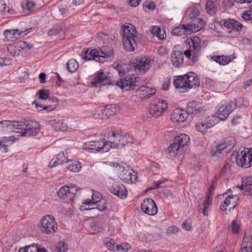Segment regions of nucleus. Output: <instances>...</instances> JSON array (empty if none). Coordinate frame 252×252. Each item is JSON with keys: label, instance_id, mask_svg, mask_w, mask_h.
I'll use <instances>...</instances> for the list:
<instances>
[{"label": "nucleus", "instance_id": "nucleus-1", "mask_svg": "<svg viewBox=\"0 0 252 252\" xmlns=\"http://www.w3.org/2000/svg\"><path fill=\"white\" fill-rule=\"evenodd\" d=\"M0 124L5 125L10 129H12L16 133H19L22 136L36 135L40 131V125L34 121H26L25 122H15L2 121Z\"/></svg>", "mask_w": 252, "mask_h": 252}, {"label": "nucleus", "instance_id": "nucleus-2", "mask_svg": "<svg viewBox=\"0 0 252 252\" xmlns=\"http://www.w3.org/2000/svg\"><path fill=\"white\" fill-rule=\"evenodd\" d=\"M173 83L175 88L182 93L196 88L200 85L198 77L193 72L175 77Z\"/></svg>", "mask_w": 252, "mask_h": 252}, {"label": "nucleus", "instance_id": "nucleus-3", "mask_svg": "<svg viewBox=\"0 0 252 252\" xmlns=\"http://www.w3.org/2000/svg\"><path fill=\"white\" fill-rule=\"evenodd\" d=\"M136 62H130L128 66L118 64L115 68L118 70L121 77L126 75V72L129 71L130 69H133L134 71H138L140 72L144 73L150 68V64L151 59L149 57H141L136 59Z\"/></svg>", "mask_w": 252, "mask_h": 252}, {"label": "nucleus", "instance_id": "nucleus-4", "mask_svg": "<svg viewBox=\"0 0 252 252\" xmlns=\"http://www.w3.org/2000/svg\"><path fill=\"white\" fill-rule=\"evenodd\" d=\"M104 135L112 145L111 148H120L127 143L133 142V138L130 135L121 131H115L111 128H107L104 131Z\"/></svg>", "mask_w": 252, "mask_h": 252}, {"label": "nucleus", "instance_id": "nucleus-5", "mask_svg": "<svg viewBox=\"0 0 252 252\" xmlns=\"http://www.w3.org/2000/svg\"><path fill=\"white\" fill-rule=\"evenodd\" d=\"M123 45L126 51L133 52L137 47L135 38L137 32L134 26L131 24L121 27Z\"/></svg>", "mask_w": 252, "mask_h": 252}, {"label": "nucleus", "instance_id": "nucleus-6", "mask_svg": "<svg viewBox=\"0 0 252 252\" xmlns=\"http://www.w3.org/2000/svg\"><path fill=\"white\" fill-rule=\"evenodd\" d=\"M112 146L110 141L101 140L86 142L83 146V149L90 153H104L109 151Z\"/></svg>", "mask_w": 252, "mask_h": 252}, {"label": "nucleus", "instance_id": "nucleus-7", "mask_svg": "<svg viewBox=\"0 0 252 252\" xmlns=\"http://www.w3.org/2000/svg\"><path fill=\"white\" fill-rule=\"evenodd\" d=\"M81 189L75 185L70 186H64L58 191V196L65 202H73L76 197L80 194Z\"/></svg>", "mask_w": 252, "mask_h": 252}, {"label": "nucleus", "instance_id": "nucleus-8", "mask_svg": "<svg viewBox=\"0 0 252 252\" xmlns=\"http://www.w3.org/2000/svg\"><path fill=\"white\" fill-rule=\"evenodd\" d=\"M235 143V140L233 137H227L225 139L223 143L218 144L214 149H212L211 154L212 156L220 158L221 155L229 153L234 147Z\"/></svg>", "mask_w": 252, "mask_h": 252}, {"label": "nucleus", "instance_id": "nucleus-9", "mask_svg": "<svg viewBox=\"0 0 252 252\" xmlns=\"http://www.w3.org/2000/svg\"><path fill=\"white\" fill-rule=\"evenodd\" d=\"M236 108V103L232 101H223L218 105L215 117L221 121L225 120L229 114Z\"/></svg>", "mask_w": 252, "mask_h": 252}, {"label": "nucleus", "instance_id": "nucleus-10", "mask_svg": "<svg viewBox=\"0 0 252 252\" xmlns=\"http://www.w3.org/2000/svg\"><path fill=\"white\" fill-rule=\"evenodd\" d=\"M111 165L114 167L115 171L118 172L119 178L124 182L133 183L136 180V173L132 169H126L118 163L112 162Z\"/></svg>", "mask_w": 252, "mask_h": 252}, {"label": "nucleus", "instance_id": "nucleus-11", "mask_svg": "<svg viewBox=\"0 0 252 252\" xmlns=\"http://www.w3.org/2000/svg\"><path fill=\"white\" fill-rule=\"evenodd\" d=\"M140 80L139 77L133 78L130 76H126L117 81L116 85L123 90H135L136 87L140 86Z\"/></svg>", "mask_w": 252, "mask_h": 252}, {"label": "nucleus", "instance_id": "nucleus-12", "mask_svg": "<svg viewBox=\"0 0 252 252\" xmlns=\"http://www.w3.org/2000/svg\"><path fill=\"white\" fill-rule=\"evenodd\" d=\"M41 230L47 234H53L58 229L57 223L52 215H46L41 220Z\"/></svg>", "mask_w": 252, "mask_h": 252}, {"label": "nucleus", "instance_id": "nucleus-13", "mask_svg": "<svg viewBox=\"0 0 252 252\" xmlns=\"http://www.w3.org/2000/svg\"><path fill=\"white\" fill-rule=\"evenodd\" d=\"M237 164L240 166L247 168L252 165V149L242 151L235 158Z\"/></svg>", "mask_w": 252, "mask_h": 252}, {"label": "nucleus", "instance_id": "nucleus-14", "mask_svg": "<svg viewBox=\"0 0 252 252\" xmlns=\"http://www.w3.org/2000/svg\"><path fill=\"white\" fill-rule=\"evenodd\" d=\"M98 50L100 63H104L105 61L111 60L114 58V51L113 48L111 46H103Z\"/></svg>", "mask_w": 252, "mask_h": 252}, {"label": "nucleus", "instance_id": "nucleus-15", "mask_svg": "<svg viewBox=\"0 0 252 252\" xmlns=\"http://www.w3.org/2000/svg\"><path fill=\"white\" fill-rule=\"evenodd\" d=\"M188 116L187 111L177 108L174 110L171 115V120L174 123H182L185 122Z\"/></svg>", "mask_w": 252, "mask_h": 252}, {"label": "nucleus", "instance_id": "nucleus-16", "mask_svg": "<svg viewBox=\"0 0 252 252\" xmlns=\"http://www.w3.org/2000/svg\"><path fill=\"white\" fill-rule=\"evenodd\" d=\"M223 25L228 30L229 33L232 32H239L242 30L243 24L234 19H228L223 20Z\"/></svg>", "mask_w": 252, "mask_h": 252}, {"label": "nucleus", "instance_id": "nucleus-17", "mask_svg": "<svg viewBox=\"0 0 252 252\" xmlns=\"http://www.w3.org/2000/svg\"><path fill=\"white\" fill-rule=\"evenodd\" d=\"M29 30L26 31H20L19 30H6L3 35L7 41L15 40L20 38L26 35L29 32Z\"/></svg>", "mask_w": 252, "mask_h": 252}, {"label": "nucleus", "instance_id": "nucleus-18", "mask_svg": "<svg viewBox=\"0 0 252 252\" xmlns=\"http://www.w3.org/2000/svg\"><path fill=\"white\" fill-rule=\"evenodd\" d=\"M214 117H209L208 119L204 120L198 122L195 125L196 129L200 132H205L208 128H210L214 126L216 123L214 121Z\"/></svg>", "mask_w": 252, "mask_h": 252}, {"label": "nucleus", "instance_id": "nucleus-19", "mask_svg": "<svg viewBox=\"0 0 252 252\" xmlns=\"http://www.w3.org/2000/svg\"><path fill=\"white\" fill-rule=\"evenodd\" d=\"M204 107L199 102L191 101L188 103L187 112L189 114H198L204 112Z\"/></svg>", "mask_w": 252, "mask_h": 252}, {"label": "nucleus", "instance_id": "nucleus-20", "mask_svg": "<svg viewBox=\"0 0 252 252\" xmlns=\"http://www.w3.org/2000/svg\"><path fill=\"white\" fill-rule=\"evenodd\" d=\"M110 191L121 199L125 198L127 194L126 190L123 184H116L109 187Z\"/></svg>", "mask_w": 252, "mask_h": 252}, {"label": "nucleus", "instance_id": "nucleus-21", "mask_svg": "<svg viewBox=\"0 0 252 252\" xmlns=\"http://www.w3.org/2000/svg\"><path fill=\"white\" fill-rule=\"evenodd\" d=\"M138 87V88L136 90L138 95L141 98H148L156 94V90L154 88L147 87L143 85L141 86V84H140V86Z\"/></svg>", "mask_w": 252, "mask_h": 252}, {"label": "nucleus", "instance_id": "nucleus-22", "mask_svg": "<svg viewBox=\"0 0 252 252\" xmlns=\"http://www.w3.org/2000/svg\"><path fill=\"white\" fill-rule=\"evenodd\" d=\"M82 58L86 61L94 60L99 62L98 50L88 49L82 54Z\"/></svg>", "mask_w": 252, "mask_h": 252}, {"label": "nucleus", "instance_id": "nucleus-23", "mask_svg": "<svg viewBox=\"0 0 252 252\" xmlns=\"http://www.w3.org/2000/svg\"><path fill=\"white\" fill-rule=\"evenodd\" d=\"M48 101L50 103H52L51 104L43 106L42 104L39 103L37 100L34 101V103L35 104L36 108L39 110H47L48 111H51L54 110L58 105V102L57 98H49Z\"/></svg>", "mask_w": 252, "mask_h": 252}, {"label": "nucleus", "instance_id": "nucleus-24", "mask_svg": "<svg viewBox=\"0 0 252 252\" xmlns=\"http://www.w3.org/2000/svg\"><path fill=\"white\" fill-rule=\"evenodd\" d=\"M190 30L188 27V24L180 25L178 27L175 28L172 31V35L181 36L183 35H189L191 34Z\"/></svg>", "mask_w": 252, "mask_h": 252}, {"label": "nucleus", "instance_id": "nucleus-25", "mask_svg": "<svg viewBox=\"0 0 252 252\" xmlns=\"http://www.w3.org/2000/svg\"><path fill=\"white\" fill-rule=\"evenodd\" d=\"M110 78L103 72H101L96 75L92 84L94 86H96L98 84H102V85L104 86L110 84Z\"/></svg>", "mask_w": 252, "mask_h": 252}, {"label": "nucleus", "instance_id": "nucleus-26", "mask_svg": "<svg viewBox=\"0 0 252 252\" xmlns=\"http://www.w3.org/2000/svg\"><path fill=\"white\" fill-rule=\"evenodd\" d=\"M184 54L180 51H174L171 55V62L175 67H180L183 63Z\"/></svg>", "mask_w": 252, "mask_h": 252}, {"label": "nucleus", "instance_id": "nucleus-27", "mask_svg": "<svg viewBox=\"0 0 252 252\" xmlns=\"http://www.w3.org/2000/svg\"><path fill=\"white\" fill-rule=\"evenodd\" d=\"M205 25V22L202 20V19L200 18H196L194 20H193L192 23L189 24H188V27L191 30L190 32H197L202 28H203Z\"/></svg>", "mask_w": 252, "mask_h": 252}, {"label": "nucleus", "instance_id": "nucleus-28", "mask_svg": "<svg viewBox=\"0 0 252 252\" xmlns=\"http://www.w3.org/2000/svg\"><path fill=\"white\" fill-rule=\"evenodd\" d=\"M67 152L64 153L62 152L57 155L56 160H51L50 162V166L51 167H55L58 165L62 164L68 162V159L67 158Z\"/></svg>", "mask_w": 252, "mask_h": 252}, {"label": "nucleus", "instance_id": "nucleus-29", "mask_svg": "<svg viewBox=\"0 0 252 252\" xmlns=\"http://www.w3.org/2000/svg\"><path fill=\"white\" fill-rule=\"evenodd\" d=\"M173 141L178 144L182 149L185 146L187 145L189 141V136L185 133H181L177 135L174 139Z\"/></svg>", "mask_w": 252, "mask_h": 252}, {"label": "nucleus", "instance_id": "nucleus-30", "mask_svg": "<svg viewBox=\"0 0 252 252\" xmlns=\"http://www.w3.org/2000/svg\"><path fill=\"white\" fill-rule=\"evenodd\" d=\"M183 150L184 149L174 141L168 149L169 154L172 157L180 155L183 152Z\"/></svg>", "mask_w": 252, "mask_h": 252}, {"label": "nucleus", "instance_id": "nucleus-31", "mask_svg": "<svg viewBox=\"0 0 252 252\" xmlns=\"http://www.w3.org/2000/svg\"><path fill=\"white\" fill-rule=\"evenodd\" d=\"M148 207L145 208V213L149 215H154L158 213V207L155 201L151 199L148 198Z\"/></svg>", "mask_w": 252, "mask_h": 252}, {"label": "nucleus", "instance_id": "nucleus-32", "mask_svg": "<svg viewBox=\"0 0 252 252\" xmlns=\"http://www.w3.org/2000/svg\"><path fill=\"white\" fill-rule=\"evenodd\" d=\"M94 205H96V207H93L90 209H88L87 210H93L96 212L97 211H99L100 212L105 211L108 208L107 201L104 199L96 200Z\"/></svg>", "mask_w": 252, "mask_h": 252}, {"label": "nucleus", "instance_id": "nucleus-33", "mask_svg": "<svg viewBox=\"0 0 252 252\" xmlns=\"http://www.w3.org/2000/svg\"><path fill=\"white\" fill-rule=\"evenodd\" d=\"M214 61L218 63L220 65H225L231 62V60L228 56H215L211 58Z\"/></svg>", "mask_w": 252, "mask_h": 252}, {"label": "nucleus", "instance_id": "nucleus-34", "mask_svg": "<svg viewBox=\"0 0 252 252\" xmlns=\"http://www.w3.org/2000/svg\"><path fill=\"white\" fill-rule=\"evenodd\" d=\"M212 204V198L208 195L204 202V208L202 209L200 206V204L199 205L198 211L199 213H203L204 215L206 216L208 215V210L210 206Z\"/></svg>", "mask_w": 252, "mask_h": 252}, {"label": "nucleus", "instance_id": "nucleus-35", "mask_svg": "<svg viewBox=\"0 0 252 252\" xmlns=\"http://www.w3.org/2000/svg\"><path fill=\"white\" fill-rule=\"evenodd\" d=\"M19 252H47L45 249L38 248L34 244L28 246L24 248H21Z\"/></svg>", "mask_w": 252, "mask_h": 252}, {"label": "nucleus", "instance_id": "nucleus-36", "mask_svg": "<svg viewBox=\"0 0 252 252\" xmlns=\"http://www.w3.org/2000/svg\"><path fill=\"white\" fill-rule=\"evenodd\" d=\"M189 49L192 51V53H200L201 46L198 38L191 39L189 42Z\"/></svg>", "mask_w": 252, "mask_h": 252}, {"label": "nucleus", "instance_id": "nucleus-37", "mask_svg": "<svg viewBox=\"0 0 252 252\" xmlns=\"http://www.w3.org/2000/svg\"><path fill=\"white\" fill-rule=\"evenodd\" d=\"M52 127L57 131L64 130L66 127V124L63 120H53L51 122Z\"/></svg>", "mask_w": 252, "mask_h": 252}, {"label": "nucleus", "instance_id": "nucleus-38", "mask_svg": "<svg viewBox=\"0 0 252 252\" xmlns=\"http://www.w3.org/2000/svg\"><path fill=\"white\" fill-rule=\"evenodd\" d=\"M104 111L107 114L108 117L110 116L115 115L120 110L119 107L118 105L113 104L110 105H107L105 106V109H104Z\"/></svg>", "mask_w": 252, "mask_h": 252}, {"label": "nucleus", "instance_id": "nucleus-39", "mask_svg": "<svg viewBox=\"0 0 252 252\" xmlns=\"http://www.w3.org/2000/svg\"><path fill=\"white\" fill-rule=\"evenodd\" d=\"M243 184L245 185L246 191L252 195V177H244L242 178Z\"/></svg>", "mask_w": 252, "mask_h": 252}, {"label": "nucleus", "instance_id": "nucleus-40", "mask_svg": "<svg viewBox=\"0 0 252 252\" xmlns=\"http://www.w3.org/2000/svg\"><path fill=\"white\" fill-rule=\"evenodd\" d=\"M199 14V10L196 7L189 8L186 12L185 15L189 16L190 19L194 20Z\"/></svg>", "mask_w": 252, "mask_h": 252}, {"label": "nucleus", "instance_id": "nucleus-41", "mask_svg": "<svg viewBox=\"0 0 252 252\" xmlns=\"http://www.w3.org/2000/svg\"><path fill=\"white\" fill-rule=\"evenodd\" d=\"M47 34L49 36H55L59 35L61 37L64 35V32L63 29L59 26L54 27L50 29Z\"/></svg>", "mask_w": 252, "mask_h": 252}, {"label": "nucleus", "instance_id": "nucleus-42", "mask_svg": "<svg viewBox=\"0 0 252 252\" xmlns=\"http://www.w3.org/2000/svg\"><path fill=\"white\" fill-rule=\"evenodd\" d=\"M78 62L74 59L69 60L66 64V69L70 72H74L78 68Z\"/></svg>", "mask_w": 252, "mask_h": 252}, {"label": "nucleus", "instance_id": "nucleus-43", "mask_svg": "<svg viewBox=\"0 0 252 252\" xmlns=\"http://www.w3.org/2000/svg\"><path fill=\"white\" fill-rule=\"evenodd\" d=\"M22 8L24 10L31 11L34 7V2L29 0H23L21 3Z\"/></svg>", "mask_w": 252, "mask_h": 252}, {"label": "nucleus", "instance_id": "nucleus-44", "mask_svg": "<svg viewBox=\"0 0 252 252\" xmlns=\"http://www.w3.org/2000/svg\"><path fill=\"white\" fill-rule=\"evenodd\" d=\"M149 112L150 114L155 117H157L158 114V100L155 99L153 100L149 108Z\"/></svg>", "mask_w": 252, "mask_h": 252}, {"label": "nucleus", "instance_id": "nucleus-45", "mask_svg": "<svg viewBox=\"0 0 252 252\" xmlns=\"http://www.w3.org/2000/svg\"><path fill=\"white\" fill-rule=\"evenodd\" d=\"M67 168L71 171L78 172L80 171L81 166L79 162L76 161H70Z\"/></svg>", "mask_w": 252, "mask_h": 252}, {"label": "nucleus", "instance_id": "nucleus-46", "mask_svg": "<svg viewBox=\"0 0 252 252\" xmlns=\"http://www.w3.org/2000/svg\"><path fill=\"white\" fill-rule=\"evenodd\" d=\"M167 108V103L164 100L158 99V116L164 114Z\"/></svg>", "mask_w": 252, "mask_h": 252}, {"label": "nucleus", "instance_id": "nucleus-47", "mask_svg": "<svg viewBox=\"0 0 252 252\" xmlns=\"http://www.w3.org/2000/svg\"><path fill=\"white\" fill-rule=\"evenodd\" d=\"M206 9L207 12L210 15H214L216 11V8L214 5V2L212 0H208L206 4Z\"/></svg>", "mask_w": 252, "mask_h": 252}, {"label": "nucleus", "instance_id": "nucleus-48", "mask_svg": "<svg viewBox=\"0 0 252 252\" xmlns=\"http://www.w3.org/2000/svg\"><path fill=\"white\" fill-rule=\"evenodd\" d=\"M105 109V107L98 108L94 114L95 117L101 119H104L109 118L108 115H107L108 113H106L104 110Z\"/></svg>", "mask_w": 252, "mask_h": 252}, {"label": "nucleus", "instance_id": "nucleus-49", "mask_svg": "<svg viewBox=\"0 0 252 252\" xmlns=\"http://www.w3.org/2000/svg\"><path fill=\"white\" fill-rule=\"evenodd\" d=\"M167 53V49L164 46H160L158 47V55H160L162 57V59L160 60L162 63H165L168 58Z\"/></svg>", "mask_w": 252, "mask_h": 252}, {"label": "nucleus", "instance_id": "nucleus-50", "mask_svg": "<svg viewBox=\"0 0 252 252\" xmlns=\"http://www.w3.org/2000/svg\"><path fill=\"white\" fill-rule=\"evenodd\" d=\"M0 10L4 14L7 13L13 14L14 10L10 9L9 6H7L3 0L0 1Z\"/></svg>", "mask_w": 252, "mask_h": 252}, {"label": "nucleus", "instance_id": "nucleus-51", "mask_svg": "<svg viewBox=\"0 0 252 252\" xmlns=\"http://www.w3.org/2000/svg\"><path fill=\"white\" fill-rule=\"evenodd\" d=\"M14 48H16V50L18 51V55H20V53L22 50L25 49V47L27 46V42L24 41H19L13 44Z\"/></svg>", "mask_w": 252, "mask_h": 252}, {"label": "nucleus", "instance_id": "nucleus-52", "mask_svg": "<svg viewBox=\"0 0 252 252\" xmlns=\"http://www.w3.org/2000/svg\"><path fill=\"white\" fill-rule=\"evenodd\" d=\"M68 249V245L63 242H60L57 244L56 251L57 252H66Z\"/></svg>", "mask_w": 252, "mask_h": 252}, {"label": "nucleus", "instance_id": "nucleus-53", "mask_svg": "<svg viewBox=\"0 0 252 252\" xmlns=\"http://www.w3.org/2000/svg\"><path fill=\"white\" fill-rule=\"evenodd\" d=\"M146 33L151 38H153L155 36L158 37V26H152L150 30L146 32Z\"/></svg>", "mask_w": 252, "mask_h": 252}, {"label": "nucleus", "instance_id": "nucleus-54", "mask_svg": "<svg viewBox=\"0 0 252 252\" xmlns=\"http://www.w3.org/2000/svg\"><path fill=\"white\" fill-rule=\"evenodd\" d=\"M104 244L106 247L111 251H115L116 250L115 242L114 240L107 239L105 240Z\"/></svg>", "mask_w": 252, "mask_h": 252}, {"label": "nucleus", "instance_id": "nucleus-55", "mask_svg": "<svg viewBox=\"0 0 252 252\" xmlns=\"http://www.w3.org/2000/svg\"><path fill=\"white\" fill-rule=\"evenodd\" d=\"M130 248V246L127 243H122L117 245L116 250L118 252H127Z\"/></svg>", "mask_w": 252, "mask_h": 252}, {"label": "nucleus", "instance_id": "nucleus-56", "mask_svg": "<svg viewBox=\"0 0 252 252\" xmlns=\"http://www.w3.org/2000/svg\"><path fill=\"white\" fill-rule=\"evenodd\" d=\"M143 7L144 8H146L152 11L155 9L156 5L153 1L150 0H148L144 2Z\"/></svg>", "mask_w": 252, "mask_h": 252}, {"label": "nucleus", "instance_id": "nucleus-57", "mask_svg": "<svg viewBox=\"0 0 252 252\" xmlns=\"http://www.w3.org/2000/svg\"><path fill=\"white\" fill-rule=\"evenodd\" d=\"M39 95V98L41 99H46L49 97V92L47 90H41L37 93Z\"/></svg>", "mask_w": 252, "mask_h": 252}, {"label": "nucleus", "instance_id": "nucleus-58", "mask_svg": "<svg viewBox=\"0 0 252 252\" xmlns=\"http://www.w3.org/2000/svg\"><path fill=\"white\" fill-rule=\"evenodd\" d=\"M171 84V78L169 77H166L163 79L162 84V89L164 91H167L169 89Z\"/></svg>", "mask_w": 252, "mask_h": 252}, {"label": "nucleus", "instance_id": "nucleus-59", "mask_svg": "<svg viewBox=\"0 0 252 252\" xmlns=\"http://www.w3.org/2000/svg\"><path fill=\"white\" fill-rule=\"evenodd\" d=\"M180 231V228L175 226H171L168 227L166 232L168 235L177 234Z\"/></svg>", "mask_w": 252, "mask_h": 252}, {"label": "nucleus", "instance_id": "nucleus-60", "mask_svg": "<svg viewBox=\"0 0 252 252\" xmlns=\"http://www.w3.org/2000/svg\"><path fill=\"white\" fill-rule=\"evenodd\" d=\"M231 227L232 232L237 233L239 230L240 224L237 221L233 220L231 223Z\"/></svg>", "mask_w": 252, "mask_h": 252}, {"label": "nucleus", "instance_id": "nucleus-61", "mask_svg": "<svg viewBox=\"0 0 252 252\" xmlns=\"http://www.w3.org/2000/svg\"><path fill=\"white\" fill-rule=\"evenodd\" d=\"M166 37V33L164 29L158 27V40H165Z\"/></svg>", "mask_w": 252, "mask_h": 252}, {"label": "nucleus", "instance_id": "nucleus-62", "mask_svg": "<svg viewBox=\"0 0 252 252\" xmlns=\"http://www.w3.org/2000/svg\"><path fill=\"white\" fill-rule=\"evenodd\" d=\"M14 45H9L7 47V50L10 53V55L13 56H18V51L16 50V48H14Z\"/></svg>", "mask_w": 252, "mask_h": 252}, {"label": "nucleus", "instance_id": "nucleus-63", "mask_svg": "<svg viewBox=\"0 0 252 252\" xmlns=\"http://www.w3.org/2000/svg\"><path fill=\"white\" fill-rule=\"evenodd\" d=\"M252 243L249 237H244L243 241L242 247L248 248V246L250 248H252Z\"/></svg>", "mask_w": 252, "mask_h": 252}, {"label": "nucleus", "instance_id": "nucleus-64", "mask_svg": "<svg viewBox=\"0 0 252 252\" xmlns=\"http://www.w3.org/2000/svg\"><path fill=\"white\" fill-rule=\"evenodd\" d=\"M182 227L186 230H189L191 229V225L188 220H185L182 224Z\"/></svg>", "mask_w": 252, "mask_h": 252}]
</instances>
